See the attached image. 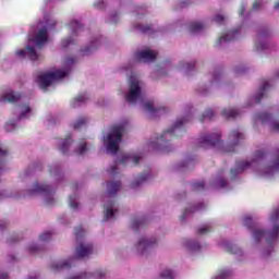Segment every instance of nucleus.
Returning a JSON list of instances; mask_svg holds the SVG:
<instances>
[{
    "label": "nucleus",
    "instance_id": "f257e3e1",
    "mask_svg": "<svg viewBox=\"0 0 279 279\" xmlns=\"http://www.w3.org/2000/svg\"><path fill=\"white\" fill-rule=\"evenodd\" d=\"M189 121H191V114H187L185 118L178 119L172 128L165 131L159 137H157L156 142H150V147L158 149L162 154L171 153L169 141L171 138H178V136H182L186 132L184 130V123H189Z\"/></svg>",
    "mask_w": 279,
    "mask_h": 279
},
{
    "label": "nucleus",
    "instance_id": "f03ea898",
    "mask_svg": "<svg viewBox=\"0 0 279 279\" xmlns=\"http://www.w3.org/2000/svg\"><path fill=\"white\" fill-rule=\"evenodd\" d=\"M244 226L248 228V230H253V238L256 241V243H259L264 236H266V243L268 245H271L276 239H278L279 234V225H275L271 231H265L257 228V223L252 219L250 216L244 217Z\"/></svg>",
    "mask_w": 279,
    "mask_h": 279
},
{
    "label": "nucleus",
    "instance_id": "7ed1b4c3",
    "mask_svg": "<svg viewBox=\"0 0 279 279\" xmlns=\"http://www.w3.org/2000/svg\"><path fill=\"white\" fill-rule=\"evenodd\" d=\"M125 132V126L123 124H118L111 128L110 133L107 136V150L111 154H119V143L123 141V133Z\"/></svg>",
    "mask_w": 279,
    "mask_h": 279
},
{
    "label": "nucleus",
    "instance_id": "20e7f679",
    "mask_svg": "<svg viewBox=\"0 0 279 279\" xmlns=\"http://www.w3.org/2000/svg\"><path fill=\"white\" fill-rule=\"evenodd\" d=\"M66 75H69V72L64 70H56L53 72L44 73L38 76V84L40 88L47 90V88H49V86H51L53 82H58V80H63V77H66Z\"/></svg>",
    "mask_w": 279,
    "mask_h": 279
},
{
    "label": "nucleus",
    "instance_id": "39448f33",
    "mask_svg": "<svg viewBox=\"0 0 279 279\" xmlns=\"http://www.w3.org/2000/svg\"><path fill=\"white\" fill-rule=\"evenodd\" d=\"M264 158H265V151L257 150L254 154V158L251 162L250 161H236L235 168L231 169L232 175L235 177L238 173H243V171H245V169H250V167H252V165H254V162H259V160H263Z\"/></svg>",
    "mask_w": 279,
    "mask_h": 279
},
{
    "label": "nucleus",
    "instance_id": "423d86ee",
    "mask_svg": "<svg viewBox=\"0 0 279 279\" xmlns=\"http://www.w3.org/2000/svg\"><path fill=\"white\" fill-rule=\"evenodd\" d=\"M36 193H39L40 195H45L46 197V204L49 206L54 204L53 198H51V195H53V190L51 186L41 184L40 183H35L33 190L28 191V195H36Z\"/></svg>",
    "mask_w": 279,
    "mask_h": 279
},
{
    "label": "nucleus",
    "instance_id": "0eeeda50",
    "mask_svg": "<svg viewBox=\"0 0 279 279\" xmlns=\"http://www.w3.org/2000/svg\"><path fill=\"white\" fill-rule=\"evenodd\" d=\"M223 142H221V135L215 133L211 135H204L198 141V147L203 149H210V147H221Z\"/></svg>",
    "mask_w": 279,
    "mask_h": 279
},
{
    "label": "nucleus",
    "instance_id": "6e6552de",
    "mask_svg": "<svg viewBox=\"0 0 279 279\" xmlns=\"http://www.w3.org/2000/svg\"><path fill=\"white\" fill-rule=\"evenodd\" d=\"M141 99V82L136 78L130 80L129 94L125 97L128 104H136Z\"/></svg>",
    "mask_w": 279,
    "mask_h": 279
},
{
    "label": "nucleus",
    "instance_id": "1a4fd4ad",
    "mask_svg": "<svg viewBox=\"0 0 279 279\" xmlns=\"http://www.w3.org/2000/svg\"><path fill=\"white\" fill-rule=\"evenodd\" d=\"M49 40V35L47 32V28H41L39 29V32L29 39L31 43H34V45L36 47H38V49H43V47H45L46 43Z\"/></svg>",
    "mask_w": 279,
    "mask_h": 279
},
{
    "label": "nucleus",
    "instance_id": "9d476101",
    "mask_svg": "<svg viewBox=\"0 0 279 279\" xmlns=\"http://www.w3.org/2000/svg\"><path fill=\"white\" fill-rule=\"evenodd\" d=\"M243 138H245V135L239 132V130L231 131V133L229 134V141H231V146L227 147L225 151L232 154L234 151L235 145H239V142L243 141Z\"/></svg>",
    "mask_w": 279,
    "mask_h": 279
},
{
    "label": "nucleus",
    "instance_id": "9b49d317",
    "mask_svg": "<svg viewBox=\"0 0 279 279\" xmlns=\"http://www.w3.org/2000/svg\"><path fill=\"white\" fill-rule=\"evenodd\" d=\"M158 54L151 50H142L135 53V58L140 62H155Z\"/></svg>",
    "mask_w": 279,
    "mask_h": 279
},
{
    "label": "nucleus",
    "instance_id": "f8f14e48",
    "mask_svg": "<svg viewBox=\"0 0 279 279\" xmlns=\"http://www.w3.org/2000/svg\"><path fill=\"white\" fill-rule=\"evenodd\" d=\"M76 258H86L93 254V244L80 243L75 250Z\"/></svg>",
    "mask_w": 279,
    "mask_h": 279
},
{
    "label": "nucleus",
    "instance_id": "ddd939ff",
    "mask_svg": "<svg viewBox=\"0 0 279 279\" xmlns=\"http://www.w3.org/2000/svg\"><path fill=\"white\" fill-rule=\"evenodd\" d=\"M154 245H156V239L149 240V239L142 238L136 246L137 252H140V254H145L146 252H149V250H151Z\"/></svg>",
    "mask_w": 279,
    "mask_h": 279
},
{
    "label": "nucleus",
    "instance_id": "4468645a",
    "mask_svg": "<svg viewBox=\"0 0 279 279\" xmlns=\"http://www.w3.org/2000/svg\"><path fill=\"white\" fill-rule=\"evenodd\" d=\"M144 108L146 112H149L150 119H156V117H160V114L165 112V107L154 108V102L151 101H146Z\"/></svg>",
    "mask_w": 279,
    "mask_h": 279
},
{
    "label": "nucleus",
    "instance_id": "2eb2a0df",
    "mask_svg": "<svg viewBox=\"0 0 279 279\" xmlns=\"http://www.w3.org/2000/svg\"><path fill=\"white\" fill-rule=\"evenodd\" d=\"M236 36H239V28L227 32L225 36L216 41V47H220L222 43H232V40H236Z\"/></svg>",
    "mask_w": 279,
    "mask_h": 279
},
{
    "label": "nucleus",
    "instance_id": "dca6fc26",
    "mask_svg": "<svg viewBox=\"0 0 279 279\" xmlns=\"http://www.w3.org/2000/svg\"><path fill=\"white\" fill-rule=\"evenodd\" d=\"M23 97L20 93L9 92L0 97L2 104H16Z\"/></svg>",
    "mask_w": 279,
    "mask_h": 279
},
{
    "label": "nucleus",
    "instance_id": "f3484780",
    "mask_svg": "<svg viewBox=\"0 0 279 279\" xmlns=\"http://www.w3.org/2000/svg\"><path fill=\"white\" fill-rule=\"evenodd\" d=\"M121 189V181H109L107 183V195L109 197H114L117 193H119V190Z\"/></svg>",
    "mask_w": 279,
    "mask_h": 279
},
{
    "label": "nucleus",
    "instance_id": "a211bd4d",
    "mask_svg": "<svg viewBox=\"0 0 279 279\" xmlns=\"http://www.w3.org/2000/svg\"><path fill=\"white\" fill-rule=\"evenodd\" d=\"M130 160H133V163L138 165V162H141V156L132 155V154H123L120 159V163L128 165Z\"/></svg>",
    "mask_w": 279,
    "mask_h": 279
},
{
    "label": "nucleus",
    "instance_id": "6ab92c4d",
    "mask_svg": "<svg viewBox=\"0 0 279 279\" xmlns=\"http://www.w3.org/2000/svg\"><path fill=\"white\" fill-rule=\"evenodd\" d=\"M114 207L113 201H110L107 205H105V221H108V219L114 218V213H117V209H112Z\"/></svg>",
    "mask_w": 279,
    "mask_h": 279
},
{
    "label": "nucleus",
    "instance_id": "aec40b11",
    "mask_svg": "<svg viewBox=\"0 0 279 279\" xmlns=\"http://www.w3.org/2000/svg\"><path fill=\"white\" fill-rule=\"evenodd\" d=\"M97 47H99V39H96L90 43L89 46L82 49L83 56H90V53H94V51H97Z\"/></svg>",
    "mask_w": 279,
    "mask_h": 279
},
{
    "label": "nucleus",
    "instance_id": "412c9836",
    "mask_svg": "<svg viewBox=\"0 0 279 279\" xmlns=\"http://www.w3.org/2000/svg\"><path fill=\"white\" fill-rule=\"evenodd\" d=\"M202 208H205L204 203H199L198 205H194L185 209L183 215L180 217V221H184L189 213H197V210H202Z\"/></svg>",
    "mask_w": 279,
    "mask_h": 279
},
{
    "label": "nucleus",
    "instance_id": "4be33fe9",
    "mask_svg": "<svg viewBox=\"0 0 279 279\" xmlns=\"http://www.w3.org/2000/svg\"><path fill=\"white\" fill-rule=\"evenodd\" d=\"M71 260H73V259H69V260H65L62 263L52 264L51 265L52 271H60L61 269H71Z\"/></svg>",
    "mask_w": 279,
    "mask_h": 279
},
{
    "label": "nucleus",
    "instance_id": "5701e85b",
    "mask_svg": "<svg viewBox=\"0 0 279 279\" xmlns=\"http://www.w3.org/2000/svg\"><path fill=\"white\" fill-rule=\"evenodd\" d=\"M268 87H269V81H264L259 89V95H257L255 98L256 104H260V101L263 100V97H265V90H267Z\"/></svg>",
    "mask_w": 279,
    "mask_h": 279
},
{
    "label": "nucleus",
    "instance_id": "b1692460",
    "mask_svg": "<svg viewBox=\"0 0 279 279\" xmlns=\"http://www.w3.org/2000/svg\"><path fill=\"white\" fill-rule=\"evenodd\" d=\"M204 29V24L202 22H192L190 24L191 34H199Z\"/></svg>",
    "mask_w": 279,
    "mask_h": 279
},
{
    "label": "nucleus",
    "instance_id": "393cba45",
    "mask_svg": "<svg viewBox=\"0 0 279 279\" xmlns=\"http://www.w3.org/2000/svg\"><path fill=\"white\" fill-rule=\"evenodd\" d=\"M266 175H269L270 173H274V171L279 170V149H277L276 159L272 166L266 168Z\"/></svg>",
    "mask_w": 279,
    "mask_h": 279
},
{
    "label": "nucleus",
    "instance_id": "a878e982",
    "mask_svg": "<svg viewBox=\"0 0 279 279\" xmlns=\"http://www.w3.org/2000/svg\"><path fill=\"white\" fill-rule=\"evenodd\" d=\"M71 143H73V140H71V136L66 137L65 140L62 141L61 146H60V151L61 154H68L69 153V147H71Z\"/></svg>",
    "mask_w": 279,
    "mask_h": 279
},
{
    "label": "nucleus",
    "instance_id": "bb28decb",
    "mask_svg": "<svg viewBox=\"0 0 279 279\" xmlns=\"http://www.w3.org/2000/svg\"><path fill=\"white\" fill-rule=\"evenodd\" d=\"M222 117H225V119H235V117H239V110H236V109H223L222 110Z\"/></svg>",
    "mask_w": 279,
    "mask_h": 279
},
{
    "label": "nucleus",
    "instance_id": "cd10ccee",
    "mask_svg": "<svg viewBox=\"0 0 279 279\" xmlns=\"http://www.w3.org/2000/svg\"><path fill=\"white\" fill-rule=\"evenodd\" d=\"M225 247H226V251L229 252V254H239V255L243 254V251H241V248H239L236 244L227 243Z\"/></svg>",
    "mask_w": 279,
    "mask_h": 279
},
{
    "label": "nucleus",
    "instance_id": "c85d7f7f",
    "mask_svg": "<svg viewBox=\"0 0 279 279\" xmlns=\"http://www.w3.org/2000/svg\"><path fill=\"white\" fill-rule=\"evenodd\" d=\"M147 180H149V174H141L136 181H134L131 186L132 189H136V186H141V184H143V182H147Z\"/></svg>",
    "mask_w": 279,
    "mask_h": 279
},
{
    "label": "nucleus",
    "instance_id": "c756f323",
    "mask_svg": "<svg viewBox=\"0 0 279 279\" xmlns=\"http://www.w3.org/2000/svg\"><path fill=\"white\" fill-rule=\"evenodd\" d=\"M214 117H215V111H213V109H207L201 117V123H204L206 119H208L209 121H213Z\"/></svg>",
    "mask_w": 279,
    "mask_h": 279
},
{
    "label": "nucleus",
    "instance_id": "7c9ffc66",
    "mask_svg": "<svg viewBox=\"0 0 279 279\" xmlns=\"http://www.w3.org/2000/svg\"><path fill=\"white\" fill-rule=\"evenodd\" d=\"M26 51L28 53L29 60H33V61L38 60V52H36V48L32 46H27Z\"/></svg>",
    "mask_w": 279,
    "mask_h": 279
},
{
    "label": "nucleus",
    "instance_id": "2f4dec72",
    "mask_svg": "<svg viewBox=\"0 0 279 279\" xmlns=\"http://www.w3.org/2000/svg\"><path fill=\"white\" fill-rule=\"evenodd\" d=\"M204 189H206V184L204 183V181L192 183V191H194L195 193H199L204 191Z\"/></svg>",
    "mask_w": 279,
    "mask_h": 279
},
{
    "label": "nucleus",
    "instance_id": "473e14b6",
    "mask_svg": "<svg viewBox=\"0 0 279 279\" xmlns=\"http://www.w3.org/2000/svg\"><path fill=\"white\" fill-rule=\"evenodd\" d=\"M135 29L141 31L142 34H151L154 29L151 28V25H143V24H137L135 26Z\"/></svg>",
    "mask_w": 279,
    "mask_h": 279
},
{
    "label": "nucleus",
    "instance_id": "72a5a7b5",
    "mask_svg": "<svg viewBox=\"0 0 279 279\" xmlns=\"http://www.w3.org/2000/svg\"><path fill=\"white\" fill-rule=\"evenodd\" d=\"M87 99L88 98L86 97V95H78L76 98L73 99L72 108H77L80 104H84V101H86Z\"/></svg>",
    "mask_w": 279,
    "mask_h": 279
},
{
    "label": "nucleus",
    "instance_id": "f704fd0d",
    "mask_svg": "<svg viewBox=\"0 0 279 279\" xmlns=\"http://www.w3.org/2000/svg\"><path fill=\"white\" fill-rule=\"evenodd\" d=\"M70 27L73 34H77L78 32H82V28H83L82 24L77 21H72L70 23Z\"/></svg>",
    "mask_w": 279,
    "mask_h": 279
},
{
    "label": "nucleus",
    "instance_id": "c9c22d12",
    "mask_svg": "<svg viewBox=\"0 0 279 279\" xmlns=\"http://www.w3.org/2000/svg\"><path fill=\"white\" fill-rule=\"evenodd\" d=\"M257 119H259L262 123H269L271 122V114L267 112H263L257 116Z\"/></svg>",
    "mask_w": 279,
    "mask_h": 279
},
{
    "label": "nucleus",
    "instance_id": "e433bc0d",
    "mask_svg": "<svg viewBox=\"0 0 279 279\" xmlns=\"http://www.w3.org/2000/svg\"><path fill=\"white\" fill-rule=\"evenodd\" d=\"M145 225V218H141V219H136L134 218L133 219V222H132V228L133 230H138V228H141V226H144Z\"/></svg>",
    "mask_w": 279,
    "mask_h": 279
},
{
    "label": "nucleus",
    "instance_id": "4c0bfd02",
    "mask_svg": "<svg viewBox=\"0 0 279 279\" xmlns=\"http://www.w3.org/2000/svg\"><path fill=\"white\" fill-rule=\"evenodd\" d=\"M187 247H189L192 252H199V250H202V246L199 245V243L193 242V241H189V242H187Z\"/></svg>",
    "mask_w": 279,
    "mask_h": 279
},
{
    "label": "nucleus",
    "instance_id": "58836bf2",
    "mask_svg": "<svg viewBox=\"0 0 279 279\" xmlns=\"http://www.w3.org/2000/svg\"><path fill=\"white\" fill-rule=\"evenodd\" d=\"M160 278L161 279H173L175 278V276L173 275V272L169 269H166L163 270L161 274H160Z\"/></svg>",
    "mask_w": 279,
    "mask_h": 279
},
{
    "label": "nucleus",
    "instance_id": "ea45409f",
    "mask_svg": "<svg viewBox=\"0 0 279 279\" xmlns=\"http://www.w3.org/2000/svg\"><path fill=\"white\" fill-rule=\"evenodd\" d=\"M74 234L76 236V241H80V239H82L85 234L84 228H82V227L75 228Z\"/></svg>",
    "mask_w": 279,
    "mask_h": 279
},
{
    "label": "nucleus",
    "instance_id": "a19ab883",
    "mask_svg": "<svg viewBox=\"0 0 279 279\" xmlns=\"http://www.w3.org/2000/svg\"><path fill=\"white\" fill-rule=\"evenodd\" d=\"M70 208H73L74 210L77 209V196H70L69 198Z\"/></svg>",
    "mask_w": 279,
    "mask_h": 279
},
{
    "label": "nucleus",
    "instance_id": "79ce46f5",
    "mask_svg": "<svg viewBox=\"0 0 279 279\" xmlns=\"http://www.w3.org/2000/svg\"><path fill=\"white\" fill-rule=\"evenodd\" d=\"M86 118H80L73 125L74 130H80L82 125H86Z\"/></svg>",
    "mask_w": 279,
    "mask_h": 279
},
{
    "label": "nucleus",
    "instance_id": "37998d69",
    "mask_svg": "<svg viewBox=\"0 0 279 279\" xmlns=\"http://www.w3.org/2000/svg\"><path fill=\"white\" fill-rule=\"evenodd\" d=\"M87 146H86V143H81L77 150H76V154H78V156H82L84 154H86V150H87Z\"/></svg>",
    "mask_w": 279,
    "mask_h": 279
},
{
    "label": "nucleus",
    "instance_id": "c03bdc74",
    "mask_svg": "<svg viewBox=\"0 0 279 279\" xmlns=\"http://www.w3.org/2000/svg\"><path fill=\"white\" fill-rule=\"evenodd\" d=\"M208 232H210V226L208 225L197 229V234H208Z\"/></svg>",
    "mask_w": 279,
    "mask_h": 279
},
{
    "label": "nucleus",
    "instance_id": "a18cd8bd",
    "mask_svg": "<svg viewBox=\"0 0 279 279\" xmlns=\"http://www.w3.org/2000/svg\"><path fill=\"white\" fill-rule=\"evenodd\" d=\"M39 239L44 242L51 241V232L46 231L39 235Z\"/></svg>",
    "mask_w": 279,
    "mask_h": 279
},
{
    "label": "nucleus",
    "instance_id": "49530a36",
    "mask_svg": "<svg viewBox=\"0 0 279 279\" xmlns=\"http://www.w3.org/2000/svg\"><path fill=\"white\" fill-rule=\"evenodd\" d=\"M278 219H279V208H276L272 210V213L270 215V220L278 221Z\"/></svg>",
    "mask_w": 279,
    "mask_h": 279
},
{
    "label": "nucleus",
    "instance_id": "de8ad7c7",
    "mask_svg": "<svg viewBox=\"0 0 279 279\" xmlns=\"http://www.w3.org/2000/svg\"><path fill=\"white\" fill-rule=\"evenodd\" d=\"M63 49H66L70 45H73V38L69 37L62 40L61 43Z\"/></svg>",
    "mask_w": 279,
    "mask_h": 279
},
{
    "label": "nucleus",
    "instance_id": "09e8293b",
    "mask_svg": "<svg viewBox=\"0 0 279 279\" xmlns=\"http://www.w3.org/2000/svg\"><path fill=\"white\" fill-rule=\"evenodd\" d=\"M255 49L256 51H265V49H267V44L265 43L256 44Z\"/></svg>",
    "mask_w": 279,
    "mask_h": 279
},
{
    "label": "nucleus",
    "instance_id": "8fccbe9b",
    "mask_svg": "<svg viewBox=\"0 0 279 279\" xmlns=\"http://www.w3.org/2000/svg\"><path fill=\"white\" fill-rule=\"evenodd\" d=\"M32 112V108L29 106H24V111L21 112L20 119H25V114Z\"/></svg>",
    "mask_w": 279,
    "mask_h": 279
},
{
    "label": "nucleus",
    "instance_id": "3c124183",
    "mask_svg": "<svg viewBox=\"0 0 279 279\" xmlns=\"http://www.w3.org/2000/svg\"><path fill=\"white\" fill-rule=\"evenodd\" d=\"M228 276H230V271L229 270H221L217 278H219V279H227Z\"/></svg>",
    "mask_w": 279,
    "mask_h": 279
},
{
    "label": "nucleus",
    "instance_id": "603ef678",
    "mask_svg": "<svg viewBox=\"0 0 279 279\" xmlns=\"http://www.w3.org/2000/svg\"><path fill=\"white\" fill-rule=\"evenodd\" d=\"M214 21L216 23H218V25H221L223 23V21H226V17H223V15L218 14V15L215 16Z\"/></svg>",
    "mask_w": 279,
    "mask_h": 279
},
{
    "label": "nucleus",
    "instance_id": "864d4df0",
    "mask_svg": "<svg viewBox=\"0 0 279 279\" xmlns=\"http://www.w3.org/2000/svg\"><path fill=\"white\" fill-rule=\"evenodd\" d=\"M119 170V168L117 167V163L111 166L110 169L108 170V172L110 173V175H117V171Z\"/></svg>",
    "mask_w": 279,
    "mask_h": 279
},
{
    "label": "nucleus",
    "instance_id": "5fc2aeb1",
    "mask_svg": "<svg viewBox=\"0 0 279 279\" xmlns=\"http://www.w3.org/2000/svg\"><path fill=\"white\" fill-rule=\"evenodd\" d=\"M218 185L220 189H226V186H228V181H226V179H219Z\"/></svg>",
    "mask_w": 279,
    "mask_h": 279
},
{
    "label": "nucleus",
    "instance_id": "6e6d98bb",
    "mask_svg": "<svg viewBox=\"0 0 279 279\" xmlns=\"http://www.w3.org/2000/svg\"><path fill=\"white\" fill-rule=\"evenodd\" d=\"M184 68H185V71H187L189 73V71H193V69H195V62L186 63Z\"/></svg>",
    "mask_w": 279,
    "mask_h": 279
},
{
    "label": "nucleus",
    "instance_id": "4d7b16f0",
    "mask_svg": "<svg viewBox=\"0 0 279 279\" xmlns=\"http://www.w3.org/2000/svg\"><path fill=\"white\" fill-rule=\"evenodd\" d=\"M265 36H269V31L263 29L258 33V38H265Z\"/></svg>",
    "mask_w": 279,
    "mask_h": 279
},
{
    "label": "nucleus",
    "instance_id": "13d9d810",
    "mask_svg": "<svg viewBox=\"0 0 279 279\" xmlns=\"http://www.w3.org/2000/svg\"><path fill=\"white\" fill-rule=\"evenodd\" d=\"M221 78V71L214 72V82H218Z\"/></svg>",
    "mask_w": 279,
    "mask_h": 279
},
{
    "label": "nucleus",
    "instance_id": "bf43d9fd",
    "mask_svg": "<svg viewBox=\"0 0 279 279\" xmlns=\"http://www.w3.org/2000/svg\"><path fill=\"white\" fill-rule=\"evenodd\" d=\"M253 10H260V1L258 0H255L254 3H253Z\"/></svg>",
    "mask_w": 279,
    "mask_h": 279
},
{
    "label": "nucleus",
    "instance_id": "052dcab7",
    "mask_svg": "<svg viewBox=\"0 0 279 279\" xmlns=\"http://www.w3.org/2000/svg\"><path fill=\"white\" fill-rule=\"evenodd\" d=\"M28 251L34 254V252H38V246L36 244H33L28 246Z\"/></svg>",
    "mask_w": 279,
    "mask_h": 279
},
{
    "label": "nucleus",
    "instance_id": "680f3d73",
    "mask_svg": "<svg viewBox=\"0 0 279 279\" xmlns=\"http://www.w3.org/2000/svg\"><path fill=\"white\" fill-rule=\"evenodd\" d=\"M271 130H272V132H279V123L278 122H274L271 124Z\"/></svg>",
    "mask_w": 279,
    "mask_h": 279
},
{
    "label": "nucleus",
    "instance_id": "e2e57ef3",
    "mask_svg": "<svg viewBox=\"0 0 279 279\" xmlns=\"http://www.w3.org/2000/svg\"><path fill=\"white\" fill-rule=\"evenodd\" d=\"M10 128H12V130H14L15 124H14L13 122H8V123L5 124V130H7V132H10Z\"/></svg>",
    "mask_w": 279,
    "mask_h": 279
},
{
    "label": "nucleus",
    "instance_id": "0e129e2a",
    "mask_svg": "<svg viewBox=\"0 0 279 279\" xmlns=\"http://www.w3.org/2000/svg\"><path fill=\"white\" fill-rule=\"evenodd\" d=\"M4 156H8V150H3V149L0 147V158H3Z\"/></svg>",
    "mask_w": 279,
    "mask_h": 279
},
{
    "label": "nucleus",
    "instance_id": "69168bd1",
    "mask_svg": "<svg viewBox=\"0 0 279 279\" xmlns=\"http://www.w3.org/2000/svg\"><path fill=\"white\" fill-rule=\"evenodd\" d=\"M75 62V58H68L65 63L73 64Z\"/></svg>",
    "mask_w": 279,
    "mask_h": 279
},
{
    "label": "nucleus",
    "instance_id": "338daca9",
    "mask_svg": "<svg viewBox=\"0 0 279 279\" xmlns=\"http://www.w3.org/2000/svg\"><path fill=\"white\" fill-rule=\"evenodd\" d=\"M16 53H17V56L23 57L27 53V51L26 50H19Z\"/></svg>",
    "mask_w": 279,
    "mask_h": 279
},
{
    "label": "nucleus",
    "instance_id": "774afa93",
    "mask_svg": "<svg viewBox=\"0 0 279 279\" xmlns=\"http://www.w3.org/2000/svg\"><path fill=\"white\" fill-rule=\"evenodd\" d=\"M0 279H8V274H1Z\"/></svg>",
    "mask_w": 279,
    "mask_h": 279
}]
</instances>
